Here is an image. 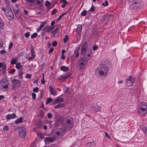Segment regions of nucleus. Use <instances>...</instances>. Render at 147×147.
Instances as JSON below:
<instances>
[{
    "label": "nucleus",
    "instance_id": "obj_29",
    "mask_svg": "<svg viewBox=\"0 0 147 147\" xmlns=\"http://www.w3.org/2000/svg\"><path fill=\"white\" fill-rule=\"evenodd\" d=\"M142 130L143 131L144 133L146 134L147 132V128L145 126L142 125L141 127Z\"/></svg>",
    "mask_w": 147,
    "mask_h": 147
},
{
    "label": "nucleus",
    "instance_id": "obj_45",
    "mask_svg": "<svg viewBox=\"0 0 147 147\" xmlns=\"http://www.w3.org/2000/svg\"><path fill=\"white\" fill-rule=\"evenodd\" d=\"M57 11V10L56 9H55L51 12V15H52L55 14L56 13Z\"/></svg>",
    "mask_w": 147,
    "mask_h": 147
},
{
    "label": "nucleus",
    "instance_id": "obj_3",
    "mask_svg": "<svg viewBox=\"0 0 147 147\" xmlns=\"http://www.w3.org/2000/svg\"><path fill=\"white\" fill-rule=\"evenodd\" d=\"M18 132L19 135L21 138H24L26 136V127L21 126L18 128Z\"/></svg>",
    "mask_w": 147,
    "mask_h": 147
},
{
    "label": "nucleus",
    "instance_id": "obj_10",
    "mask_svg": "<svg viewBox=\"0 0 147 147\" xmlns=\"http://www.w3.org/2000/svg\"><path fill=\"white\" fill-rule=\"evenodd\" d=\"M49 91L51 94L54 96H56L57 94V93L53 87L51 85L49 86Z\"/></svg>",
    "mask_w": 147,
    "mask_h": 147
},
{
    "label": "nucleus",
    "instance_id": "obj_51",
    "mask_svg": "<svg viewBox=\"0 0 147 147\" xmlns=\"http://www.w3.org/2000/svg\"><path fill=\"white\" fill-rule=\"evenodd\" d=\"M0 53H1L2 54H5L6 53V52L5 51V50H1L0 51Z\"/></svg>",
    "mask_w": 147,
    "mask_h": 147
},
{
    "label": "nucleus",
    "instance_id": "obj_5",
    "mask_svg": "<svg viewBox=\"0 0 147 147\" xmlns=\"http://www.w3.org/2000/svg\"><path fill=\"white\" fill-rule=\"evenodd\" d=\"M71 118H70L67 120L66 124L64 126L65 130H70L71 129L73 125V123L71 121Z\"/></svg>",
    "mask_w": 147,
    "mask_h": 147
},
{
    "label": "nucleus",
    "instance_id": "obj_52",
    "mask_svg": "<svg viewBox=\"0 0 147 147\" xmlns=\"http://www.w3.org/2000/svg\"><path fill=\"white\" fill-rule=\"evenodd\" d=\"M6 68V67L5 65H4L3 66L2 69L3 71V72L5 71Z\"/></svg>",
    "mask_w": 147,
    "mask_h": 147
},
{
    "label": "nucleus",
    "instance_id": "obj_14",
    "mask_svg": "<svg viewBox=\"0 0 147 147\" xmlns=\"http://www.w3.org/2000/svg\"><path fill=\"white\" fill-rule=\"evenodd\" d=\"M64 101L63 98L60 97L56 98L54 102L55 104Z\"/></svg>",
    "mask_w": 147,
    "mask_h": 147
},
{
    "label": "nucleus",
    "instance_id": "obj_19",
    "mask_svg": "<svg viewBox=\"0 0 147 147\" xmlns=\"http://www.w3.org/2000/svg\"><path fill=\"white\" fill-rule=\"evenodd\" d=\"M69 68L68 67L65 66H62L60 67V70L63 72H66L69 70Z\"/></svg>",
    "mask_w": 147,
    "mask_h": 147
},
{
    "label": "nucleus",
    "instance_id": "obj_1",
    "mask_svg": "<svg viewBox=\"0 0 147 147\" xmlns=\"http://www.w3.org/2000/svg\"><path fill=\"white\" fill-rule=\"evenodd\" d=\"M90 59V57L87 58L85 57L80 59L77 63L78 69L80 70H83L86 67L87 63Z\"/></svg>",
    "mask_w": 147,
    "mask_h": 147
},
{
    "label": "nucleus",
    "instance_id": "obj_38",
    "mask_svg": "<svg viewBox=\"0 0 147 147\" xmlns=\"http://www.w3.org/2000/svg\"><path fill=\"white\" fill-rule=\"evenodd\" d=\"M102 5L103 6H108V2L106 0L105 1V3H102Z\"/></svg>",
    "mask_w": 147,
    "mask_h": 147
},
{
    "label": "nucleus",
    "instance_id": "obj_36",
    "mask_svg": "<svg viewBox=\"0 0 147 147\" xmlns=\"http://www.w3.org/2000/svg\"><path fill=\"white\" fill-rule=\"evenodd\" d=\"M9 126L7 125H6L3 128V130L4 131H7L9 130Z\"/></svg>",
    "mask_w": 147,
    "mask_h": 147
},
{
    "label": "nucleus",
    "instance_id": "obj_34",
    "mask_svg": "<svg viewBox=\"0 0 147 147\" xmlns=\"http://www.w3.org/2000/svg\"><path fill=\"white\" fill-rule=\"evenodd\" d=\"M38 35L37 33L35 32L33 34L31 35V37L32 38H34L36 37Z\"/></svg>",
    "mask_w": 147,
    "mask_h": 147
},
{
    "label": "nucleus",
    "instance_id": "obj_2",
    "mask_svg": "<svg viewBox=\"0 0 147 147\" xmlns=\"http://www.w3.org/2000/svg\"><path fill=\"white\" fill-rule=\"evenodd\" d=\"M141 107L138 109L139 114L142 116H144L147 113V106L146 103L143 102L140 105Z\"/></svg>",
    "mask_w": 147,
    "mask_h": 147
},
{
    "label": "nucleus",
    "instance_id": "obj_63",
    "mask_svg": "<svg viewBox=\"0 0 147 147\" xmlns=\"http://www.w3.org/2000/svg\"><path fill=\"white\" fill-rule=\"evenodd\" d=\"M28 2L30 3H33L34 2V0H26Z\"/></svg>",
    "mask_w": 147,
    "mask_h": 147
},
{
    "label": "nucleus",
    "instance_id": "obj_57",
    "mask_svg": "<svg viewBox=\"0 0 147 147\" xmlns=\"http://www.w3.org/2000/svg\"><path fill=\"white\" fill-rule=\"evenodd\" d=\"M8 84H6L3 85V88L4 89H6L8 87Z\"/></svg>",
    "mask_w": 147,
    "mask_h": 147
},
{
    "label": "nucleus",
    "instance_id": "obj_53",
    "mask_svg": "<svg viewBox=\"0 0 147 147\" xmlns=\"http://www.w3.org/2000/svg\"><path fill=\"white\" fill-rule=\"evenodd\" d=\"M94 10V6L93 5L92 6L91 8L89 10V11H93Z\"/></svg>",
    "mask_w": 147,
    "mask_h": 147
},
{
    "label": "nucleus",
    "instance_id": "obj_16",
    "mask_svg": "<svg viewBox=\"0 0 147 147\" xmlns=\"http://www.w3.org/2000/svg\"><path fill=\"white\" fill-rule=\"evenodd\" d=\"M12 82L13 84L16 86H19L21 84V83L19 80L15 79H13Z\"/></svg>",
    "mask_w": 147,
    "mask_h": 147
},
{
    "label": "nucleus",
    "instance_id": "obj_49",
    "mask_svg": "<svg viewBox=\"0 0 147 147\" xmlns=\"http://www.w3.org/2000/svg\"><path fill=\"white\" fill-rule=\"evenodd\" d=\"M33 91L34 92H37L38 91V87H36L34 88L33 89Z\"/></svg>",
    "mask_w": 147,
    "mask_h": 147
},
{
    "label": "nucleus",
    "instance_id": "obj_7",
    "mask_svg": "<svg viewBox=\"0 0 147 147\" xmlns=\"http://www.w3.org/2000/svg\"><path fill=\"white\" fill-rule=\"evenodd\" d=\"M61 26L60 24H59L56 27L55 29H54L51 32V34L53 37L55 36L56 35H57V36H58L59 35V33L57 32V30L58 29V28L60 27Z\"/></svg>",
    "mask_w": 147,
    "mask_h": 147
},
{
    "label": "nucleus",
    "instance_id": "obj_12",
    "mask_svg": "<svg viewBox=\"0 0 147 147\" xmlns=\"http://www.w3.org/2000/svg\"><path fill=\"white\" fill-rule=\"evenodd\" d=\"M92 109L93 112H96L100 111L101 110V108L99 105H95L92 107Z\"/></svg>",
    "mask_w": 147,
    "mask_h": 147
},
{
    "label": "nucleus",
    "instance_id": "obj_64",
    "mask_svg": "<svg viewBox=\"0 0 147 147\" xmlns=\"http://www.w3.org/2000/svg\"><path fill=\"white\" fill-rule=\"evenodd\" d=\"M61 58L63 59H65V56L64 54H62V56L61 57Z\"/></svg>",
    "mask_w": 147,
    "mask_h": 147
},
{
    "label": "nucleus",
    "instance_id": "obj_37",
    "mask_svg": "<svg viewBox=\"0 0 147 147\" xmlns=\"http://www.w3.org/2000/svg\"><path fill=\"white\" fill-rule=\"evenodd\" d=\"M43 76H42V79L41 80V82L42 84H44L45 82V80L44 79V74H42Z\"/></svg>",
    "mask_w": 147,
    "mask_h": 147
},
{
    "label": "nucleus",
    "instance_id": "obj_21",
    "mask_svg": "<svg viewBox=\"0 0 147 147\" xmlns=\"http://www.w3.org/2000/svg\"><path fill=\"white\" fill-rule=\"evenodd\" d=\"M16 68L18 69H21L23 67V66L20 62H17L16 65Z\"/></svg>",
    "mask_w": 147,
    "mask_h": 147
},
{
    "label": "nucleus",
    "instance_id": "obj_35",
    "mask_svg": "<svg viewBox=\"0 0 147 147\" xmlns=\"http://www.w3.org/2000/svg\"><path fill=\"white\" fill-rule=\"evenodd\" d=\"M75 55V57L77 58L79 56V52H76V51H75V52L74 53V55Z\"/></svg>",
    "mask_w": 147,
    "mask_h": 147
},
{
    "label": "nucleus",
    "instance_id": "obj_43",
    "mask_svg": "<svg viewBox=\"0 0 147 147\" xmlns=\"http://www.w3.org/2000/svg\"><path fill=\"white\" fill-rule=\"evenodd\" d=\"M7 82V80L4 79H2V80H1V84L5 83Z\"/></svg>",
    "mask_w": 147,
    "mask_h": 147
},
{
    "label": "nucleus",
    "instance_id": "obj_4",
    "mask_svg": "<svg viewBox=\"0 0 147 147\" xmlns=\"http://www.w3.org/2000/svg\"><path fill=\"white\" fill-rule=\"evenodd\" d=\"M109 69L106 65H103L101 67L99 72V74L106 77L108 73Z\"/></svg>",
    "mask_w": 147,
    "mask_h": 147
},
{
    "label": "nucleus",
    "instance_id": "obj_55",
    "mask_svg": "<svg viewBox=\"0 0 147 147\" xmlns=\"http://www.w3.org/2000/svg\"><path fill=\"white\" fill-rule=\"evenodd\" d=\"M55 23V21H52L51 23V27L53 26L54 25V24Z\"/></svg>",
    "mask_w": 147,
    "mask_h": 147
},
{
    "label": "nucleus",
    "instance_id": "obj_22",
    "mask_svg": "<svg viewBox=\"0 0 147 147\" xmlns=\"http://www.w3.org/2000/svg\"><path fill=\"white\" fill-rule=\"evenodd\" d=\"M86 48L82 47L81 48V54L83 55H84L86 53Z\"/></svg>",
    "mask_w": 147,
    "mask_h": 147
},
{
    "label": "nucleus",
    "instance_id": "obj_40",
    "mask_svg": "<svg viewBox=\"0 0 147 147\" xmlns=\"http://www.w3.org/2000/svg\"><path fill=\"white\" fill-rule=\"evenodd\" d=\"M13 10L15 13H18L19 11V10L17 7H16V8L13 9Z\"/></svg>",
    "mask_w": 147,
    "mask_h": 147
},
{
    "label": "nucleus",
    "instance_id": "obj_25",
    "mask_svg": "<svg viewBox=\"0 0 147 147\" xmlns=\"http://www.w3.org/2000/svg\"><path fill=\"white\" fill-rule=\"evenodd\" d=\"M95 144L94 142H91L88 143L86 144L87 147H94Z\"/></svg>",
    "mask_w": 147,
    "mask_h": 147
},
{
    "label": "nucleus",
    "instance_id": "obj_31",
    "mask_svg": "<svg viewBox=\"0 0 147 147\" xmlns=\"http://www.w3.org/2000/svg\"><path fill=\"white\" fill-rule=\"evenodd\" d=\"M87 13V11L86 10H83L81 13V15L82 16H85Z\"/></svg>",
    "mask_w": 147,
    "mask_h": 147
},
{
    "label": "nucleus",
    "instance_id": "obj_42",
    "mask_svg": "<svg viewBox=\"0 0 147 147\" xmlns=\"http://www.w3.org/2000/svg\"><path fill=\"white\" fill-rule=\"evenodd\" d=\"M26 78L29 79L31 77L32 75L31 74H26Z\"/></svg>",
    "mask_w": 147,
    "mask_h": 147
},
{
    "label": "nucleus",
    "instance_id": "obj_44",
    "mask_svg": "<svg viewBox=\"0 0 147 147\" xmlns=\"http://www.w3.org/2000/svg\"><path fill=\"white\" fill-rule=\"evenodd\" d=\"M30 34L29 32L25 33V37L26 38H28L30 36Z\"/></svg>",
    "mask_w": 147,
    "mask_h": 147
},
{
    "label": "nucleus",
    "instance_id": "obj_27",
    "mask_svg": "<svg viewBox=\"0 0 147 147\" xmlns=\"http://www.w3.org/2000/svg\"><path fill=\"white\" fill-rule=\"evenodd\" d=\"M43 0H36L37 4L40 6H41L42 5V2Z\"/></svg>",
    "mask_w": 147,
    "mask_h": 147
},
{
    "label": "nucleus",
    "instance_id": "obj_9",
    "mask_svg": "<svg viewBox=\"0 0 147 147\" xmlns=\"http://www.w3.org/2000/svg\"><path fill=\"white\" fill-rule=\"evenodd\" d=\"M55 27V26L53 27H51L49 25H47V26L44 27L42 30L44 32H49L54 28Z\"/></svg>",
    "mask_w": 147,
    "mask_h": 147
},
{
    "label": "nucleus",
    "instance_id": "obj_58",
    "mask_svg": "<svg viewBox=\"0 0 147 147\" xmlns=\"http://www.w3.org/2000/svg\"><path fill=\"white\" fill-rule=\"evenodd\" d=\"M2 10L3 11H4L5 12V13H7V11H7V10H7V9H5V8H3H3H2Z\"/></svg>",
    "mask_w": 147,
    "mask_h": 147
},
{
    "label": "nucleus",
    "instance_id": "obj_61",
    "mask_svg": "<svg viewBox=\"0 0 147 147\" xmlns=\"http://www.w3.org/2000/svg\"><path fill=\"white\" fill-rule=\"evenodd\" d=\"M54 50V49L53 48H51L49 50V53H52Z\"/></svg>",
    "mask_w": 147,
    "mask_h": 147
},
{
    "label": "nucleus",
    "instance_id": "obj_17",
    "mask_svg": "<svg viewBox=\"0 0 147 147\" xmlns=\"http://www.w3.org/2000/svg\"><path fill=\"white\" fill-rule=\"evenodd\" d=\"M46 21H45L44 22H41L40 26L37 29V32H39L44 26L45 24L46 23Z\"/></svg>",
    "mask_w": 147,
    "mask_h": 147
},
{
    "label": "nucleus",
    "instance_id": "obj_24",
    "mask_svg": "<svg viewBox=\"0 0 147 147\" xmlns=\"http://www.w3.org/2000/svg\"><path fill=\"white\" fill-rule=\"evenodd\" d=\"M22 122V117H20V118H18L15 121V123L16 124L18 123H20Z\"/></svg>",
    "mask_w": 147,
    "mask_h": 147
},
{
    "label": "nucleus",
    "instance_id": "obj_18",
    "mask_svg": "<svg viewBox=\"0 0 147 147\" xmlns=\"http://www.w3.org/2000/svg\"><path fill=\"white\" fill-rule=\"evenodd\" d=\"M60 3H62L61 7L64 8L65 7L67 4V1L66 0H61L60 1Z\"/></svg>",
    "mask_w": 147,
    "mask_h": 147
},
{
    "label": "nucleus",
    "instance_id": "obj_15",
    "mask_svg": "<svg viewBox=\"0 0 147 147\" xmlns=\"http://www.w3.org/2000/svg\"><path fill=\"white\" fill-rule=\"evenodd\" d=\"M16 116V115L15 114L13 113L12 114H9L6 115V119L9 120L15 118Z\"/></svg>",
    "mask_w": 147,
    "mask_h": 147
},
{
    "label": "nucleus",
    "instance_id": "obj_33",
    "mask_svg": "<svg viewBox=\"0 0 147 147\" xmlns=\"http://www.w3.org/2000/svg\"><path fill=\"white\" fill-rule=\"evenodd\" d=\"M52 101V99L51 98H49L47 99L46 104H48L50 103Z\"/></svg>",
    "mask_w": 147,
    "mask_h": 147
},
{
    "label": "nucleus",
    "instance_id": "obj_8",
    "mask_svg": "<svg viewBox=\"0 0 147 147\" xmlns=\"http://www.w3.org/2000/svg\"><path fill=\"white\" fill-rule=\"evenodd\" d=\"M70 76L69 74H67L65 76L61 75L57 78V80H61L62 82L65 81L67 79L69 78Z\"/></svg>",
    "mask_w": 147,
    "mask_h": 147
},
{
    "label": "nucleus",
    "instance_id": "obj_50",
    "mask_svg": "<svg viewBox=\"0 0 147 147\" xmlns=\"http://www.w3.org/2000/svg\"><path fill=\"white\" fill-rule=\"evenodd\" d=\"M98 47L96 45H94L93 47V51H95L98 49Z\"/></svg>",
    "mask_w": 147,
    "mask_h": 147
},
{
    "label": "nucleus",
    "instance_id": "obj_13",
    "mask_svg": "<svg viewBox=\"0 0 147 147\" xmlns=\"http://www.w3.org/2000/svg\"><path fill=\"white\" fill-rule=\"evenodd\" d=\"M82 26L81 24H79L77 26V32L78 34V36L80 37L81 36V32L82 30Z\"/></svg>",
    "mask_w": 147,
    "mask_h": 147
},
{
    "label": "nucleus",
    "instance_id": "obj_11",
    "mask_svg": "<svg viewBox=\"0 0 147 147\" xmlns=\"http://www.w3.org/2000/svg\"><path fill=\"white\" fill-rule=\"evenodd\" d=\"M6 16L8 17H9V19H11L12 20H13V14L12 11L9 9L8 12H7L6 13Z\"/></svg>",
    "mask_w": 147,
    "mask_h": 147
},
{
    "label": "nucleus",
    "instance_id": "obj_48",
    "mask_svg": "<svg viewBox=\"0 0 147 147\" xmlns=\"http://www.w3.org/2000/svg\"><path fill=\"white\" fill-rule=\"evenodd\" d=\"M13 44L12 42H11L9 43V50H10L11 49V48L13 46Z\"/></svg>",
    "mask_w": 147,
    "mask_h": 147
},
{
    "label": "nucleus",
    "instance_id": "obj_28",
    "mask_svg": "<svg viewBox=\"0 0 147 147\" xmlns=\"http://www.w3.org/2000/svg\"><path fill=\"white\" fill-rule=\"evenodd\" d=\"M69 40V36L66 35L65 36V37L63 39V41L64 43L67 42Z\"/></svg>",
    "mask_w": 147,
    "mask_h": 147
},
{
    "label": "nucleus",
    "instance_id": "obj_62",
    "mask_svg": "<svg viewBox=\"0 0 147 147\" xmlns=\"http://www.w3.org/2000/svg\"><path fill=\"white\" fill-rule=\"evenodd\" d=\"M66 14L65 13H64L62 14H61L60 16H59V18H60L61 19L63 16H64Z\"/></svg>",
    "mask_w": 147,
    "mask_h": 147
},
{
    "label": "nucleus",
    "instance_id": "obj_56",
    "mask_svg": "<svg viewBox=\"0 0 147 147\" xmlns=\"http://www.w3.org/2000/svg\"><path fill=\"white\" fill-rule=\"evenodd\" d=\"M16 71V70L13 68V69H12L10 71V73L11 74H12L15 72Z\"/></svg>",
    "mask_w": 147,
    "mask_h": 147
},
{
    "label": "nucleus",
    "instance_id": "obj_20",
    "mask_svg": "<svg viewBox=\"0 0 147 147\" xmlns=\"http://www.w3.org/2000/svg\"><path fill=\"white\" fill-rule=\"evenodd\" d=\"M53 139L52 138H46L45 140V141L46 143H50L53 142Z\"/></svg>",
    "mask_w": 147,
    "mask_h": 147
},
{
    "label": "nucleus",
    "instance_id": "obj_39",
    "mask_svg": "<svg viewBox=\"0 0 147 147\" xmlns=\"http://www.w3.org/2000/svg\"><path fill=\"white\" fill-rule=\"evenodd\" d=\"M52 45L53 47H55L57 45V42L56 41H54L52 42Z\"/></svg>",
    "mask_w": 147,
    "mask_h": 147
},
{
    "label": "nucleus",
    "instance_id": "obj_41",
    "mask_svg": "<svg viewBox=\"0 0 147 147\" xmlns=\"http://www.w3.org/2000/svg\"><path fill=\"white\" fill-rule=\"evenodd\" d=\"M32 98L34 100L35 99L36 96V94H35V93L34 92L32 93Z\"/></svg>",
    "mask_w": 147,
    "mask_h": 147
},
{
    "label": "nucleus",
    "instance_id": "obj_47",
    "mask_svg": "<svg viewBox=\"0 0 147 147\" xmlns=\"http://www.w3.org/2000/svg\"><path fill=\"white\" fill-rule=\"evenodd\" d=\"M50 5V2L48 1H46V3H45V5L46 7H48V6H49Z\"/></svg>",
    "mask_w": 147,
    "mask_h": 147
},
{
    "label": "nucleus",
    "instance_id": "obj_60",
    "mask_svg": "<svg viewBox=\"0 0 147 147\" xmlns=\"http://www.w3.org/2000/svg\"><path fill=\"white\" fill-rule=\"evenodd\" d=\"M34 57H33L32 56H30L28 58V60L30 61L34 59Z\"/></svg>",
    "mask_w": 147,
    "mask_h": 147
},
{
    "label": "nucleus",
    "instance_id": "obj_30",
    "mask_svg": "<svg viewBox=\"0 0 147 147\" xmlns=\"http://www.w3.org/2000/svg\"><path fill=\"white\" fill-rule=\"evenodd\" d=\"M17 61V60H16V59H14V58L13 59H11V63H10V64L11 65L15 64L16 63Z\"/></svg>",
    "mask_w": 147,
    "mask_h": 147
},
{
    "label": "nucleus",
    "instance_id": "obj_46",
    "mask_svg": "<svg viewBox=\"0 0 147 147\" xmlns=\"http://www.w3.org/2000/svg\"><path fill=\"white\" fill-rule=\"evenodd\" d=\"M62 107V105L61 104H59L58 105L55 106L54 107L55 109H57L58 108H60Z\"/></svg>",
    "mask_w": 147,
    "mask_h": 147
},
{
    "label": "nucleus",
    "instance_id": "obj_23",
    "mask_svg": "<svg viewBox=\"0 0 147 147\" xmlns=\"http://www.w3.org/2000/svg\"><path fill=\"white\" fill-rule=\"evenodd\" d=\"M60 130V131L57 132L56 134L57 135L62 136L63 134V133L64 132V130H63L62 129H61Z\"/></svg>",
    "mask_w": 147,
    "mask_h": 147
},
{
    "label": "nucleus",
    "instance_id": "obj_32",
    "mask_svg": "<svg viewBox=\"0 0 147 147\" xmlns=\"http://www.w3.org/2000/svg\"><path fill=\"white\" fill-rule=\"evenodd\" d=\"M4 27V24L2 22V20H1V21H0V28L1 29H3V28Z\"/></svg>",
    "mask_w": 147,
    "mask_h": 147
},
{
    "label": "nucleus",
    "instance_id": "obj_54",
    "mask_svg": "<svg viewBox=\"0 0 147 147\" xmlns=\"http://www.w3.org/2000/svg\"><path fill=\"white\" fill-rule=\"evenodd\" d=\"M52 115L50 113H49L47 114V117L49 118H51L52 117Z\"/></svg>",
    "mask_w": 147,
    "mask_h": 147
},
{
    "label": "nucleus",
    "instance_id": "obj_6",
    "mask_svg": "<svg viewBox=\"0 0 147 147\" xmlns=\"http://www.w3.org/2000/svg\"><path fill=\"white\" fill-rule=\"evenodd\" d=\"M126 80V84L127 86H129L132 85L134 82V79L131 76H130Z\"/></svg>",
    "mask_w": 147,
    "mask_h": 147
},
{
    "label": "nucleus",
    "instance_id": "obj_26",
    "mask_svg": "<svg viewBox=\"0 0 147 147\" xmlns=\"http://www.w3.org/2000/svg\"><path fill=\"white\" fill-rule=\"evenodd\" d=\"M31 52L32 56L33 57L35 58L36 55L34 51L33 47H31Z\"/></svg>",
    "mask_w": 147,
    "mask_h": 147
},
{
    "label": "nucleus",
    "instance_id": "obj_59",
    "mask_svg": "<svg viewBox=\"0 0 147 147\" xmlns=\"http://www.w3.org/2000/svg\"><path fill=\"white\" fill-rule=\"evenodd\" d=\"M105 136L106 137H107L108 138H110V137L109 136V135L107 133V132H106L105 131Z\"/></svg>",
    "mask_w": 147,
    "mask_h": 147
}]
</instances>
